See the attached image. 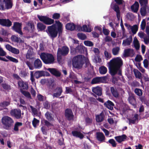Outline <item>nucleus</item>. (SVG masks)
<instances>
[{"label": "nucleus", "mask_w": 149, "mask_h": 149, "mask_svg": "<svg viewBox=\"0 0 149 149\" xmlns=\"http://www.w3.org/2000/svg\"><path fill=\"white\" fill-rule=\"evenodd\" d=\"M123 64V61L120 57L114 58L110 61L109 63L110 73L112 76H114L118 72L119 76H122V72L120 69Z\"/></svg>", "instance_id": "f257e3e1"}, {"label": "nucleus", "mask_w": 149, "mask_h": 149, "mask_svg": "<svg viewBox=\"0 0 149 149\" xmlns=\"http://www.w3.org/2000/svg\"><path fill=\"white\" fill-rule=\"evenodd\" d=\"M55 23L51 26H48L46 32L51 38H56L58 34L59 36L62 34L63 28V24L59 20H56Z\"/></svg>", "instance_id": "f03ea898"}, {"label": "nucleus", "mask_w": 149, "mask_h": 149, "mask_svg": "<svg viewBox=\"0 0 149 149\" xmlns=\"http://www.w3.org/2000/svg\"><path fill=\"white\" fill-rule=\"evenodd\" d=\"M40 57L45 64H51L54 63L55 58L52 54L42 52L40 55Z\"/></svg>", "instance_id": "7ed1b4c3"}, {"label": "nucleus", "mask_w": 149, "mask_h": 149, "mask_svg": "<svg viewBox=\"0 0 149 149\" xmlns=\"http://www.w3.org/2000/svg\"><path fill=\"white\" fill-rule=\"evenodd\" d=\"M84 56L79 55L74 57L72 60L73 66L75 68H81L84 63V60L83 58Z\"/></svg>", "instance_id": "20e7f679"}, {"label": "nucleus", "mask_w": 149, "mask_h": 149, "mask_svg": "<svg viewBox=\"0 0 149 149\" xmlns=\"http://www.w3.org/2000/svg\"><path fill=\"white\" fill-rule=\"evenodd\" d=\"M69 48L66 46L58 48L57 53V59L58 62H60L62 59V56H67L69 52Z\"/></svg>", "instance_id": "39448f33"}, {"label": "nucleus", "mask_w": 149, "mask_h": 149, "mask_svg": "<svg viewBox=\"0 0 149 149\" xmlns=\"http://www.w3.org/2000/svg\"><path fill=\"white\" fill-rule=\"evenodd\" d=\"M1 121L4 128L7 130H9L14 123L13 119L8 116H4L2 117Z\"/></svg>", "instance_id": "423d86ee"}, {"label": "nucleus", "mask_w": 149, "mask_h": 149, "mask_svg": "<svg viewBox=\"0 0 149 149\" xmlns=\"http://www.w3.org/2000/svg\"><path fill=\"white\" fill-rule=\"evenodd\" d=\"M116 3L112 2L111 3V8L116 13V17L118 20L120 19V8L118 5H120L125 3L123 0H114Z\"/></svg>", "instance_id": "0eeeda50"}, {"label": "nucleus", "mask_w": 149, "mask_h": 149, "mask_svg": "<svg viewBox=\"0 0 149 149\" xmlns=\"http://www.w3.org/2000/svg\"><path fill=\"white\" fill-rule=\"evenodd\" d=\"M45 72L43 71H36L33 74V71L30 72V80L32 83L35 82V79L34 78V76L36 79H38L40 77L44 76L45 75Z\"/></svg>", "instance_id": "6e6552de"}, {"label": "nucleus", "mask_w": 149, "mask_h": 149, "mask_svg": "<svg viewBox=\"0 0 149 149\" xmlns=\"http://www.w3.org/2000/svg\"><path fill=\"white\" fill-rule=\"evenodd\" d=\"M37 17L40 21L44 23L47 25L53 24L54 22V19L49 18L46 16H40L39 15H38Z\"/></svg>", "instance_id": "1a4fd4ad"}, {"label": "nucleus", "mask_w": 149, "mask_h": 149, "mask_svg": "<svg viewBox=\"0 0 149 149\" xmlns=\"http://www.w3.org/2000/svg\"><path fill=\"white\" fill-rule=\"evenodd\" d=\"M22 23L17 22H14L13 25L12 26V29L14 31L19 34L21 36L23 35L22 31Z\"/></svg>", "instance_id": "9d476101"}, {"label": "nucleus", "mask_w": 149, "mask_h": 149, "mask_svg": "<svg viewBox=\"0 0 149 149\" xmlns=\"http://www.w3.org/2000/svg\"><path fill=\"white\" fill-rule=\"evenodd\" d=\"M107 76L102 77H96L92 79L91 84H95L101 83H104L107 81Z\"/></svg>", "instance_id": "9b49d317"}, {"label": "nucleus", "mask_w": 149, "mask_h": 149, "mask_svg": "<svg viewBox=\"0 0 149 149\" xmlns=\"http://www.w3.org/2000/svg\"><path fill=\"white\" fill-rule=\"evenodd\" d=\"M21 110L19 109H14L11 110L10 111L11 115L17 119L22 118Z\"/></svg>", "instance_id": "f8f14e48"}, {"label": "nucleus", "mask_w": 149, "mask_h": 149, "mask_svg": "<svg viewBox=\"0 0 149 149\" xmlns=\"http://www.w3.org/2000/svg\"><path fill=\"white\" fill-rule=\"evenodd\" d=\"M65 116L69 121L73 120L74 115L72 110L70 109H66L65 110Z\"/></svg>", "instance_id": "ddd939ff"}, {"label": "nucleus", "mask_w": 149, "mask_h": 149, "mask_svg": "<svg viewBox=\"0 0 149 149\" xmlns=\"http://www.w3.org/2000/svg\"><path fill=\"white\" fill-rule=\"evenodd\" d=\"M0 25L9 27L12 25V22L9 19H0Z\"/></svg>", "instance_id": "4468645a"}, {"label": "nucleus", "mask_w": 149, "mask_h": 149, "mask_svg": "<svg viewBox=\"0 0 149 149\" xmlns=\"http://www.w3.org/2000/svg\"><path fill=\"white\" fill-rule=\"evenodd\" d=\"M124 52V56L125 57H133L135 54L133 49H125Z\"/></svg>", "instance_id": "2eb2a0df"}, {"label": "nucleus", "mask_w": 149, "mask_h": 149, "mask_svg": "<svg viewBox=\"0 0 149 149\" xmlns=\"http://www.w3.org/2000/svg\"><path fill=\"white\" fill-rule=\"evenodd\" d=\"M127 137L125 134H123L121 136H116L115 137V139L119 143H121L123 141H125L127 139Z\"/></svg>", "instance_id": "dca6fc26"}, {"label": "nucleus", "mask_w": 149, "mask_h": 149, "mask_svg": "<svg viewBox=\"0 0 149 149\" xmlns=\"http://www.w3.org/2000/svg\"><path fill=\"white\" fill-rule=\"evenodd\" d=\"M110 91L112 95L115 97L117 98L120 97V94L118 91L115 87H111Z\"/></svg>", "instance_id": "f3484780"}, {"label": "nucleus", "mask_w": 149, "mask_h": 149, "mask_svg": "<svg viewBox=\"0 0 149 149\" xmlns=\"http://www.w3.org/2000/svg\"><path fill=\"white\" fill-rule=\"evenodd\" d=\"M97 139L101 142L104 141L105 137L103 133L102 132H97L96 133Z\"/></svg>", "instance_id": "a211bd4d"}, {"label": "nucleus", "mask_w": 149, "mask_h": 149, "mask_svg": "<svg viewBox=\"0 0 149 149\" xmlns=\"http://www.w3.org/2000/svg\"><path fill=\"white\" fill-rule=\"evenodd\" d=\"M42 66V62L41 61L39 58H37L34 61L33 64V68L36 69H40Z\"/></svg>", "instance_id": "6ab92c4d"}, {"label": "nucleus", "mask_w": 149, "mask_h": 149, "mask_svg": "<svg viewBox=\"0 0 149 149\" xmlns=\"http://www.w3.org/2000/svg\"><path fill=\"white\" fill-rule=\"evenodd\" d=\"M92 91L94 94L98 96H101L102 95V88L99 86L93 88Z\"/></svg>", "instance_id": "aec40b11"}, {"label": "nucleus", "mask_w": 149, "mask_h": 149, "mask_svg": "<svg viewBox=\"0 0 149 149\" xmlns=\"http://www.w3.org/2000/svg\"><path fill=\"white\" fill-rule=\"evenodd\" d=\"M52 74L57 77H59L61 75V73L54 68H48L47 70Z\"/></svg>", "instance_id": "412c9836"}, {"label": "nucleus", "mask_w": 149, "mask_h": 149, "mask_svg": "<svg viewBox=\"0 0 149 149\" xmlns=\"http://www.w3.org/2000/svg\"><path fill=\"white\" fill-rule=\"evenodd\" d=\"M105 118V116L102 112L101 113L99 114L96 116L95 119L97 122L100 123L103 121Z\"/></svg>", "instance_id": "4be33fe9"}, {"label": "nucleus", "mask_w": 149, "mask_h": 149, "mask_svg": "<svg viewBox=\"0 0 149 149\" xmlns=\"http://www.w3.org/2000/svg\"><path fill=\"white\" fill-rule=\"evenodd\" d=\"M73 136L77 138H79L81 139L84 138V135L80 132L77 131H72L71 132Z\"/></svg>", "instance_id": "5701e85b"}, {"label": "nucleus", "mask_w": 149, "mask_h": 149, "mask_svg": "<svg viewBox=\"0 0 149 149\" xmlns=\"http://www.w3.org/2000/svg\"><path fill=\"white\" fill-rule=\"evenodd\" d=\"M56 93H54L53 94V97H58L61 95L63 92L62 88L61 87H57L55 89Z\"/></svg>", "instance_id": "b1692460"}, {"label": "nucleus", "mask_w": 149, "mask_h": 149, "mask_svg": "<svg viewBox=\"0 0 149 149\" xmlns=\"http://www.w3.org/2000/svg\"><path fill=\"white\" fill-rule=\"evenodd\" d=\"M139 3L137 1H135L134 3L131 6V9L133 12L137 13L139 10Z\"/></svg>", "instance_id": "393cba45"}, {"label": "nucleus", "mask_w": 149, "mask_h": 149, "mask_svg": "<svg viewBox=\"0 0 149 149\" xmlns=\"http://www.w3.org/2000/svg\"><path fill=\"white\" fill-rule=\"evenodd\" d=\"M45 116L46 119L49 121L54 120V115L51 112L47 111L45 114Z\"/></svg>", "instance_id": "a878e982"}, {"label": "nucleus", "mask_w": 149, "mask_h": 149, "mask_svg": "<svg viewBox=\"0 0 149 149\" xmlns=\"http://www.w3.org/2000/svg\"><path fill=\"white\" fill-rule=\"evenodd\" d=\"M65 27L67 30L73 31L75 29L76 25L73 23H67Z\"/></svg>", "instance_id": "bb28decb"}, {"label": "nucleus", "mask_w": 149, "mask_h": 149, "mask_svg": "<svg viewBox=\"0 0 149 149\" xmlns=\"http://www.w3.org/2000/svg\"><path fill=\"white\" fill-rule=\"evenodd\" d=\"M104 105L107 108L111 110L113 109V107L114 106V104L113 102L109 100H108L107 102H105Z\"/></svg>", "instance_id": "cd10ccee"}, {"label": "nucleus", "mask_w": 149, "mask_h": 149, "mask_svg": "<svg viewBox=\"0 0 149 149\" xmlns=\"http://www.w3.org/2000/svg\"><path fill=\"white\" fill-rule=\"evenodd\" d=\"M78 29L79 30H81L84 31L86 32H91V28L88 27L86 25H83L82 27L79 26L78 27Z\"/></svg>", "instance_id": "c85d7f7f"}, {"label": "nucleus", "mask_w": 149, "mask_h": 149, "mask_svg": "<svg viewBox=\"0 0 149 149\" xmlns=\"http://www.w3.org/2000/svg\"><path fill=\"white\" fill-rule=\"evenodd\" d=\"M128 100L129 103L133 106H134L136 105V102L133 94H132L129 96Z\"/></svg>", "instance_id": "c756f323"}, {"label": "nucleus", "mask_w": 149, "mask_h": 149, "mask_svg": "<svg viewBox=\"0 0 149 149\" xmlns=\"http://www.w3.org/2000/svg\"><path fill=\"white\" fill-rule=\"evenodd\" d=\"M22 122H17L15 124L13 130L14 131L18 132L19 130V127L22 125Z\"/></svg>", "instance_id": "7c9ffc66"}, {"label": "nucleus", "mask_w": 149, "mask_h": 149, "mask_svg": "<svg viewBox=\"0 0 149 149\" xmlns=\"http://www.w3.org/2000/svg\"><path fill=\"white\" fill-rule=\"evenodd\" d=\"M3 1H5V7L6 9H9L12 8L13 4L11 0H3Z\"/></svg>", "instance_id": "2f4dec72"}, {"label": "nucleus", "mask_w": 149, "mask_h": 149, "mask_svg": "<svg viewBox=\"0 0 149 149\" xmlns=\"http://www.w3.org/2000/svg\"><path fill=\"white\" fill-rule=\"evenodd\" d=\"M132 38L131 36L130 38H127L125 40H124L123 42V45L124 46L129 45L132 41Z\"/></svg>", "instance_id": "473e14b6"}, {"label": "nucleus", "mask_w": 149, "mask_h": 149, "mask_svg": "<svg viewBox=\"0 0 149 149\" xmlns=\"http://www.w3.org/2000/svg\"><path fill=\"white\" fill-rule=\"evenodd\" d=\"M37 28L39 31H42L45 30L46 28V26L42 23L39 22L37 24Z\"/></svg>", "instance_id": "72a5a7b5"}, {"label": "nucleus", "mask_w": 149, "mask_h": 149, "mask_svg": "<svg viewBox=\"0 0 149 149\" xmlns=\"http://www.w3.org/2000/svg\"><path fill=\"white\" fill-rule=\"evenodd\" d=\"M133 43L134 47L137 50H139L140 48V45L139 43V42L136 37H135L134 38Z\"/></svg>", "instance_id": "f704fd0d"}, {"label": "nucleus", "mask_w": 149, "mask_h": 149, "mask_svg": "<svg viewBox=\"0 0 149 149\" xmlns=\"http://www.w3.org/2000/svg\"><path fill=\"white\" fill-rule=\"evenodd\" d=\"M99 71L101 74H104L107 72V70L105 67L102 66L99 68Z\"/></svg>", "instance_id": "c9c22d12"}, {"label": "nucleus", "mask_w": 149, "mask_h": 149, "mask_svg": "<svg viewBox=\"0 0 149 149\" xmlns=\"http://www.w3.org/2000/svg\"><path fill=\"white\" fill-rule=\"evenodd\" d=\"M133 71L135 76L136 78H138L139 79L141 78L142 77L141 74L138 70L137 69H134Z\"/></svg>", "instance_id": "e433bc0d"}, {"label": "nucleus", "mask_w": 149, "mask_h": 149, "mask_svg": "<svg viewBox=\"0 0 149 149\" xmlns=\"http://www.w3.org/2000/svg\"><path fill=\"white\" fill-rule=\"evenodd\" d=\"M147 6H142L140 9V12L142 16H145L147 14L146 8Z\"/></svg>", "instance_id": "4c0bfd02"}, {"label": "nucleus", "mask_w": 149, "mask_h": 149, "mask_svg": "<svg viewBox=\"0 0 149 149\" xmlns=\"http://www.w3.org/2000/svg\"><path fill=\"white\" fill-rule=\"evenodd\" d=\"M120 50V48L118 47L113 48L112 49V53L113 55L114 56L117 55L119 53Z\"/></svg>", "instance_id": "58836bf2"}, {"label": "nucleus", "mask_w": 149, "mask_h": 149, "mask_svg": "<svg viewBox=\"0 0 149 149\" xmlns=\"http://www.w3.org/2000/svg\"><path fill=\"white\" fill-rule=\"evenodd\" d=\"M10 100L8 101H3L0 103V106L3 108L6 107L10 104Z\"/></svg>", "instance_id": "ea45409f"}, {"label": "nucleus", "mask_w": 149, "mask_h": 149, "mask_svg": "<svg viewBox=\"0 0 149 149\" xmlns=\"http://www.w3.org/2000/svg\"><path fill=\"white\" fill-rule=\"evenodd\" d=\"M138 27L137 25H134L131 27V31L133 34H135L138 30Z\"/></svg>", "instance_id": "a19ab883"}, {"label": "nucleus", "mask_w": 149, "mask_h": 149, "mask_svg": "<svg viewBox=\"0 0 149 149\" xmlns=\"http://www.w3.org/2000/svg\"><path fill=\"white\" fill-rule=\"evenodd\" d=\"M134 93L138 96H140L142 95V90L139 88H136L134 91Z\"/></svg>", "instance_id": "79ce46f5"}, {"label": "nucleus", "mask_w": 149, "mask_h": 149, "mask_svg": "<svg viewBox=\"0 0 149 149\" xmlns=\"http://www.w3.org/2000/svg\"><path fill=\"white\" fill-rule=\"evenodd\" d=\"M77 36L79 39L82 40H85L87 38L86 35L83 33H78L77 34Z\"/></svg>", "instance_id": "37998d69"}, {"label": "nucleus", "mask_w": 149, "mask_h": 149, "mask_svg": "<svg viewBox=\"0 0 149 149\" xmlns=\"http://www.w3.org/2000/svg\"><path fill=\"white\" fill-rule=\"evenodd\" d=\"M20 91L21 93L26 97L29 98H31V95L29 92L22 90H21Z\"/></svg>", "instance_id": "c03bdc74"}, {"label": "nucleus", "mask_w": 149, "mask_h": 149, "mask_svg": "<svg viewBox=\"0 0 149 149\" xmlns=\"http://www.w3.org/2000/svg\"><path fill=\"white\" fill-rule=\"evenodd\" d=\"M139 3L141 6H147L148 3V0H139Z\"/></svg>", "instance_id": "a18cd8bd"}, {"label": "nucleus", "mask_w": 149, "mask_h": 149, "mask_svg": "<svg viewBox=\"0 0 149 149\" xmlns=\"http://www.w3.org/2000/svg\"><path fill=\"white\" fill-rule=\"evenodd\" d=\"M1 86L3 89L5 90H10L11 89L10 86L6 83L2 84Z\"/></svg>", "instance_id": "49530a36"}, {"label": "nucleus", "mask_w": 149, "mask_h": 149, "mask_svg": "<svg viewBox=\"0 0 149 149\" xmlns=\"http://www.w3.org/2000/svg\"><path fill=\"white\" fill-rule=\"evenodd\" d=\"M82 47L81 46L78 45L75 49V52L79 53H82Z\"/></svg>", "instance_id": "de8ad7c7"}, {"label": "nucleus", "mask_w": 149, "mask_h": 149, "mask_svg": "<svg viewBox=\"0 0 149 149\" xmlns=\"http://www.w3.org/2000/svg\"><path fill=\"white\" fill-rule=\"evenodd\" d=\"M30 107L31 109L32 113L34 115L37 116L38 115V111L37 109L33 107L32 106H30Z\"/></svg>", "instance_id": "09e8293b"}, {"label": "nucleus", "mask_w": 149, "mask_h": 149, "mask_svg": "<svg viewBox=\"0 0 149 149\" xmlns=\"http://www.w3.org/2000/svg\"><path fill=\"white\" fill-rule=\"evenodd\" d=\"M5 4V1L3 0L0 1V10H4L6 9V8L4 6V4Z\"/></svg>", "instance_id": "8fccbe9b"}, {"label": "nucleus", "mask_w": 149, "mask_h": 149, "mask_svg": "<svg viewBox=\"0 0 149 149\" xmlns=\"http://www.w3.org/2000/svg\"><path fill=\"white\" fill-rule=\"evenodd\" d=\"M84 44L86 46L92 47L93 45V44L92 42L90 41H85L84 42Z\"/></svg>", "instance_id": "3c124183"}, {"label": "nucleus", "mask_w": 149, "mask_h": 149, "mask_svg": "<svg viewBox=\"0 0 149 149\" xmlns=\"http://www.w3.org/2000/svg\"><path fill=\"white\" fill-rule=\"evenodd\" d=\"M6 58L8 59L10 61L13 62L17 63L18 62V60L17 59L12 57L8 56H6Z\"/></svg>", "instance_id": "603ef678"}, {"label": "nucleus", "mask_w": 149, "mask_h": 149, "mask_svg": "<svg viewBox=\"0 0 149 149\" xmlns=\"http://www.w3.org/2000/svg\"><path fill=\"white\" fill-rule=\"evenodd\" d=\"M60 17V14L58 13H54L52 16V18L53 19H58Z\"/></svg>", "instance_id": "864d4df0"}, {"label": "nucleus", "mask_w": 149, "mask_h": 149, "mask_svg": "<svg viewBox=\"0 0 149 149\" xmlns=\"http://www.w3.org/2000/svg\"><path fill=\"white\" fill-rule=\"evenodd\" d=\"M108 142L111 144L113 147H116V143L115 141L113 139H110L108 141Z\"/></svg>", "instance_id": "5fc2aeb1"}, {"label": "nucleus", "mask_w": 149, "mask_h": 149, "mask_svg": "<svg viewBox=\"0 0 149 149\" xmlns=\"http://www.w3.org/2000/svg\"><path fill=\"white\" fill-rule=\"evenodd\" d=\"M143 59L141 56L139 55H137L134 59V60L138 62H140Z\"/></svg>", "instance_id": "6e6d98bb"}, {"label": "nucleus", "mask_w": 149, "mask_h": 149, "mask_svg": "<svg viewBox=\"0 0 149 149\" xmlns=\"http://www.w3.org/2000/svg\"><path fill=\"white\" fill-rule=\"evenodd\" d=\"M39 123V120L34 118L32 121V124L34 127H36L37 125Z\"/></svg>", "instance_id": "4d7b16f0"}, {"label": "nucleus", "mask_w": 149, "mask_h": 149, "mask_svg": "<svg viewBox=\"0 0 149 149\" xmlns=\"http://www.w3.org/2000/svg\"><path fill=\"white\" fill-rule=\"evenodd\" d=\"M146 26V22L145 19H143L141 24V29L142 30H144Z\"/></svg>", "instance_id": "13d9d810"}, {"label": "nucleus", "mask_w": 149, "mask_h": 149, "mask_svg": "<svg viewBox=\"0 0 149 149\" xmlns=\"http://www.w3.org/2000/svg\"><path fill=\"white\" fill-rule=\"evenodd\" d=\"M137 67L139 69L142 73H144L145 72V70L141 66V63H139L136 65Z\"/></svg>", "instance_id": "bf43d9fd"}, {"label": "nucleus", "mask_w": 149, "mask_h": 149, "mask_svg": "<svg viewBox=\"0 0 149 149\" xmlns=\"http://www.w3.org/2000/svg\"><path fill=\"white\" fill-rule=\"evenodd\" d=\"M62 19L63 22H68L70 21L69 16H63L62 17Z\"/></svg>", "instance_id": "052dcab7"}, {"label": "nucleus", "mask_w": 149, "mask_h": 149, "mask_svg": "<svg viewBox=\"0 0 149 149\" xmlns=\"http://www.w3.org/2000/svg\"><path fill=\"white\" fill-rule=\"evenodd\" d=\"M12 40L14 42H19V39L20 38H18L15 36L14 35L12 36L11 37Z\"/></svg>", "instance_id": "680f3d73"}, {"label": "nucleus", "mask_w": 149, "mask_h": 149, "mask_svg": "<svg viewBox=\"0 0 149 149\" xmlns=\"http://www.w3.org/2000/svg\"><path fill=\"white\" fill-rule=\"evenodd\" d=\"M11 52L12 53L16 54H18L19 53V49L14 47L13 48V49Z\"/></svg>", "instance_id": "e2e57ef3"}, {"label": "nucleus", "mask_w": 149, "mask_h": 149, "mask_svg": "<svg viewBox=\"0 0 149 149\" xmlns=\"http://www.w3.org/2000/svg\"><path fill=\"white\" fill-rule=\"evenodd\" d=\"M25 63L30 70H32L33 69V67L29 61H26L25 62Z\"/></svg>", "instance_id": "0e129e2a"}, {"label": "nucleus", "mask_w": 149, "mask_h": 149, "mask_svg": "<svg viewBox=\"0 0 149 149\" xmlns=\"http://www.w3.org/2000/svg\"><path fill=\"white\" fill-rule=\"evenodd\" d=\"M32 54L31 52H27L26 55V58L27 59H32L33 57H32Z\"/></svg>", "instance_id": "69168bd1"}, {"label": "nucleus", "mask_w": 149, "mask_h": 149, "mask_svg": "<svg viewBox=\"0 0 149 149\" xmlns=\"http://www.w3.org/2000/svg\"><path fill=\"white\" fill-rule=\"evenodd\" d=\"M104 54L106 57L108 59L110 58L111 57V54L106 50L104 51Z\"/></svg>", "instance_id": "338daca9"}, {"label": "nucleus", "mask_w": 149, "mask_h": 149, "mask_svg": "<svg viewBox=\"0 0 149 149\" xmlns=\"http://www.w3.org/2000/svg\"><path fill=\"white\" fill-rule=\"evenodd\" d=\"M65 89V92L67 94L71 93L73 92L72 89L69 87H66Z\"/></svg>", "instance_id": "774afa93"}]
</instances>
